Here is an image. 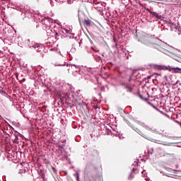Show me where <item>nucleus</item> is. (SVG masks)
<instances>
[{"mask_svg": "<svg viewBox=\"0 0 181 181\" xmlns=\"http://www.w3.org/2000/svg\"><path fill=\"white\" fill-rule=\"evenodd\" d=\"M59 88H55V93L59 95L61 103H74L75 105H79L80 107H84L86 103L81 100L78 93L74 92V88L69 83L62 82Z\"/></svg>", "mask_w": 181, "mask_h": 181, "instance_id": "nucleus-1", "label": "nucleus"}, {"mask_svg": "<svg viewBox=\"0 0 181 181\" xmlns=\"http://www.w3.org/2000/svg\"><path fill=\"white\" fill-rule=\"evenodd\" d=\"M137 41L148 47H153L162 53L165 51V48L166 49L168 46H169L166 42H163L160 40H156L154 42H151L148 40H139L137 38Z\"/></svg>", "mask_w": 181, "mask_h": 181, "instance_id": "nucleus-2", "label": "nucleus"}, {"mask_svg": "<svg viewBox=\"0 0 181 181\" xmlns=\"http://www.w3.org/2000/svg\"><path fill=\"white\" fill-rule=\"evenodd\" d=\"M17 39V43L20 47H29V49H30L32 45V43H30V40H23L21 37H18Z\"/></svg>", "mask_w": 181, "mask_h": 181, "instance_id": "nucleus-3", "label": "nucleus"}, {"mask_svg": "<svg viewBox=\"0 0 181 181\" xmlns=\"http://www.w3.org/2000/svg\"><path fill=\"white\" fill-rule=\"evenodd\" d=\"M34 17V20L42 22V25H45L46 22H49V19L46 18V17L42 16V14L37 13H32L31 14V18Z\"/></svg>", "mask_w": 181, "mask_h": 181, "instance_id": "nucleus-4", "label": "nucleus"}, {"mask_svg": "<svg viewBox=\"0 0 181 181\" xmlns=\"http://www.w3.org/2000/svg\"><path fill=\"white\" fill-rule=\"evenodd\" d=\"M134 121L139 124V125H141V127H143V128H145V129H147V131H151L154 134H158V130L156 129H152L151 127H149L148 124H145V122H141L139 120H136V119H134Z\"/></svg>", "mask_w": 181, "mask_h": 181, "instance_id": "nucleus-5", "label": "nucleus"}, {"mask_svg": "<svg viewBox=\"0 0 181 181\" xmlns=\"http://www.w3.org/2000/svg\"><path fill=\"white\" fill-rule=\"evenodd\" d=\"M133 166L134 167L132 168V173L128 177L129 180H132V179H134V175H132V173H139V170H138V166H139V165L138 164V161H134V163H133Z\"/></svg>", "mask_w": 181, "mask_h": 181, "instance_id": "nucleus-6", "label": "nucleus"}, {"mask_svg": "<svg viewBox=\"0 0 181 181\" xmlns=\"http://www.w3.org/2000/svg\"><path fill=\"white\" fill-rule=\"evenodd\" d=\"M98 159H100V152L98 150L93 149L90 153L89 160L93 162V160H98Z\"/></svg>", "mask_w": 181, "mask_h": 181, "instance_id": "nucleus-7", "label": "nucleus"}, {"mask_svg": "<svg viewBox=\"0 0 181 181\" xmlns=\"http://www.w3.org/2000/svg\"><path fill=\"white\" fill-rule=\"evenodd\" d=\"M13 9H16V11H19L20 12H23L25 15H28V12L29 11L28 6H25L23 4H20L13 8Z\"/></svg>", "mask_w": 181, "mask_h": 181, "instance_id": "nucleus-8", "label": "nucleus"}, {"mask_svg": "<svg viewBox=\"0 0 181 181\" xmlns=\"http://www.w3.org/2000/svg\"><path fill=\"white\" fill-rule=\"evenodd\" d=\"M168 25L171 28V30H174L175 32H178V35H181V32H180V27L176 25L175 23L172 22V20H169L168 21Z\"/></svg>", "mask_w": 181, "mask_h": 181, "instance_id": "nucleus-9", "label": "nucleus"}, {"mask_svg": "<svg viewBox=\"0 0 181 181\" xmlns=\"http://www.w3.org/2000/svg\"><path fill=\"white\" fill-rule=\"evenodd\" d=\"M54 66H66V62H64V58L63 57H60L58 58V60L54 63Z\"/></svg>", "mask_w": 181, "mask_h": 181, "instance_id": "nucleus-10", "label": "nucleus"}, {"mask_svg": "<svg viewBox=\"0 0 181 181\" xmlns=\"http://www.w3.org/2000/svg\"><path fill=\"white\" fill-rule=\"evenodd\" d=\"M30 49H35V50H36V52H42L40 45L37 43H35L34 42H31V45H30Z\"/></svg>", "mask_w": 181, "mask_h": 181, "instance_id": "nucleus-11", "label": "nucleus"}, {"mask_svg": "<svg viewBox=\"0 0 181 181\" xmlns=\"http://www.w3.org/2000/svg\"><path fill=\"white\" fill-rule=\"evenodd\" d=\"M160 70H181V69L179 67L173 68V67H170V66H166L165 65H160Z\"/></svg>", "mask_w": 181, "mask_h": 181, "instance_id": "nucleus-12", "label": "nucleus"}, {"mask_svg": "<svg viewBox=\"0 0 181 181\" xmlns=\"http://www.w3.org/2000/svg\"><path fill=\"white\" fill-rule=\"evenodd\" d=\"M12 141L16 144H19V132L18 131L14 132V137L12 139Z\"/></svg>", "mask_w": 181, "mask_h": 181, "instance_id": "nucleus-13", "label": "nucleus"}, {"mask_svg": "<svg viewBox=\"0 0 181 181\" xmlns=\"http://www.w3.org/2000/svg\"><path fill=\"white\" fill-rule=\"evenodd\" d=\"M112 131L110 130V133L112 135H115V136H119V139H122V134H121V132H118L117 129L112 128Z\"/></svg>", "mask_w": 181, "mask_h": 181, "instance_id": "nucleus-14", "label": "nucleus"}, {"mask_svg": "<svg viewBox=\"0 0 181 181\" xmlns=\"http://www.w3.org/2000/svg\"><path fill=\"white\" fill-rule=\"evenodd\" d=\"M150 13H151V15L154 16V18H156V19H160V21H162V19L165 18V17H163L162 15L159 14L158 12L150 11Z\"/></svg>", "mask_w": 181, "mask_h": 181, "instance_id": "nucleus-15", "label": "nucleus"}, {"mask_svg": "<svg viewBox=\"0 0 181 181\" xmlns=\"http://www.w3.org/2000/svg\"><path fill=\"white\" fill-rule=\"evenodd\" d=\"M154 142L155 144H159L160 145H164L165 146H169L170 145V143L160 140H154Z\"/></svg>", "mask_w": 181, "mask_h": 181, "instance_id": "nucleus-16", "label": "nucleus"}, {"mask_svg": "<svg viewBox=\"0 0 181 181\" xmlns=\"http://www.w3.org/2000/svg\"><path fill=\"white\" fill-rule=\"evenodd\" d=\"M61 156H63V159H66V160H69V154H67V152L64 150H61Z\"/></svg>", "mask_w": 181, "mask_h": 181, "instance_id": "nucleus-17", "label": "nucleus"}, {"mask_svg": "<svg viewBox=\"0 0 181 181\" xmlns=\"http://www.w3.org/2000/svg\"><path fill=\"white\" fill-rule=\"evenodd\" d=\"M93 163H91L90 162H88L85 169H84V173L85 175H88V170L90 169V167L92 166Z\"/></svg>", "mask_w": 181, "mask_h": 181, "instance_id": "nucleus-18", "label": "nucleus"}, {"mask_svg": "<svg viewBox=\"0 0 181 181\" xmlns=\"http://www.w3.org/2000/svg\"><path fill=\"white\" fill-rule=\"evenodd\" d=\"M71 69H73V70H78V73H81V66H80V65H76V64H71Z\"/></svg>", "mask_w": 181, "mask_h": 181, "instance_id": "nucleus-19", "label": "nucleus"}, {"mask_svg": "<svg viewBox=\"0 0 181 181\" xmlns=\"http://www.w3.org/2000/svg\"><path fill=\"white\" fill-rule=\"evenodd\" d=\"M84 25H86V26H90V25H91V20L88 19V20H84L83 22Z\"/></svg>", "mask_w": 181, "mask_h": 181, "instance_id": "nucleus-20", "label": "nucleus"}, {"mask_svg": "<svg viewBox=\"0 0 181 181\" xmlns=\"http://www.w3.org/2000/svg\"><path fill=\"white\" fill-rule=\"evenodd\" d=\"M128 93H132V88L129 85L125 86L124 88Z\"/></svg>", "mask_w": 181, "mask_h": 181, "instance_id": "nucleus-21", "label": "nucleus"}, {"mask_svg": "<svg viewBox=\"0 0 181 181\" xmlns=\"http://www.w3.org/2000/svg\"><path fill=\"white\" fill-rule=\"evenodd\" d=\"M72 74L73 76H78L79 75H81V72H78V70H74L73 72H72Z\"/></svg>", "mask_w": 181, "mask_h": 181, "instance_id": "nucleus-22", "label": "nucleus"}, {"mask_svg": "<svg viewBox=\"0 0 181 181\" xmlns=\"http://www.w3.org/2000/svg\"><path fill=\"white\" fill-rule=\"evenodd\" d=\"M173 87H179L181 86L180 81H177L176 83L173 84Z\"/></svg>", "mask_w": 181, "mask_h": 181, "instance_id": "nucleus-23", "label": "nucleus"}, {"mask_svg": "<svg viewBox=\"0 0 181 181\" xmlns=\"http://www.w3.org/2000/svg\"><path fill=\"white\" fill-rule=\"evenodd\" d=\"M64 146H65L64 144H59V151H64Z\"/></svg>", "mask_w": 181, "mask_h": 181, "instance_id": "nucleus-24", "label": "nucleus"}, {"mask_svg": "<svg viewBox=\"0 0 181 181\" xmlns=\"http://www.w3.org/2000/svg\"><path fill=\"white\" fill-rule=\"evenodd\" d=\"M139 98H141V100H142L143 101H148V98H144V96H142V95L139 94Z\"/></svg>", "mask_w": 181, "mask_h": 181, "instance_id": "nucleus-25", "label": "nucleus"}, {"mask_svg": "<svg viewBox=\"0 0 181 181\" xmlns=\"http://www.w3.org/2000/svg\"><path fill=\"white\" fill-rule=\"evenodd\" d=\"M141 136H142L143 138H145V139H148V141H151V138L148 137V136H146L144 133L141 135Z\"/></svg>", "mask_w": 181, "mask_h": 181, "instance_id": "nucleus-26", "label": "nucleus"}, {"mask_svg": "<svg viewBox=\"0 0 181 181\" xmlns=\"http://www.w3.org/2000/svg\"><path fill=\"white\" fill-rule=\"evenodd\" d=\"M131 128H132V129H134V131H135L136 132H137L138 131H139V129H138L137 127H135L134 125L131 124L130 125Z\"/></svg>", "mask_w": 181, "mask_h": 181, "instance_id": "nucleus-27", "label": "nucleus"}, {"mask_svg": "<svg viewBox=\"0 0 181 181\" xmlns=\"http://www.w3.org/2000/svg\"><path fill=\"white\" fill-rule=\"evenodd\" d=\"M25 173H26L25 170L21 169V170H19L18 173V175H22V174Z\"/></svg>", "mask_w": 181, "mask_h": 181, "instance_id": "nucleus-28", "label": "nucleus"}, {"mask_svg": "<svg viewBox=\"0 0 181 181\" xmlns=\"http://www.w3.org/2000/svg\"><path fill=\"white\" fill-rule=\"evenodd\" d=\"M151 107H153L154 110H156V111H158L159 112H160V114H163V112L160 111L159 109H158V107H156V106L153 105Z\"/></svg>", "mask_w": 181, "mask_h": 181, "instance_id": "nucleus-29", "label": "nucleus"}, {"mask_svg": "<svg viewBox=\"0 0 181 181\" xmlns=\"http://www.w3.org/2000/svg\"><path fill=\"white\" fill-rule=\"evenodd\" d=\"M148 155H152L153 153V148H151L148 150Z\"/></svg>", "mask_w": 181, "mask_h": 181, "instance_id": "nucleus-30", "label": "nucleus"}, {"mask_svg": "<svg viewBox=\"0 0 181 181\" xmlns=\"http://www.w3.org/2000/svg\"><path fill=\"white\" fill-rule=\"evenodd\" d=\"M76 180L80 181V175L78 174V172H76Z\"/></svg>", "mask_w": 181, "mask_h": 181, "instance_id": "nucleus-31", "label": "nucleus"}, {"mask_svg": "<svg viewBox=\"0 0 181 181\" xmlns=\"http://www.w3.org/2000/svg\"><path fill=\"white\" fill-rule=\"evenodd\" d=\"M96 60H98V62H100L102 60V58L100 56H98L95 57Z\"/></svg>", "mask_w": 181, "mask_h": 181, "instance_id": "nucleus-32", "label": "nucleus"}, {"mask_svg": "<svg viewBox=\"0 0 181 181\" xmlns=\"http://www.w3.org/2000/svg\"><path fill=\"white\" fill-rule=\"evenodd\" d=\"M4 134H5V135H8V136H11V135H12V134H11V132L7 133L6 132H4Z\"/></svg>", "mask_w": 181, "mask_h": 181, "instance_id": "nucleus-33", "label": "nucleus"}, {"mask_svg": "<svg viewBox=\"0 0 181 181\" xmlns=\"http://www.w3.org/2000/svg\"><path fill=\"white\" fill-rule=\"evenodd\" d=\"M144 9H145L146 11H148V12H149V13H151V12H152V11L149 9V8H148V7H144Z\"/></svg>", "mask_w": 181, "mask_h": 181, "instance_id": "nucleus-34", "label": "nucleus"}, {"mask_svg": "<svg viewBox=\"0 0 181 181\" xmlns=\"http://www.w3.org/2000/svg\"><path fill=\"white\" fill-rule=\"evenodd\" d=\"M52 169L54 173H56V172H57V170H56V168L52 167Z\"/></svg>", "mask_w": 181, "mask_h": 181, "instance_id": "nucleus-35", "label": "nucleus"}, {"mask_svg": "<svg viewBox=\"0 0 181 181\" xmlns=\"http://www.w3.org/2000/svg\"><path fill=\"white\" fill-rule=\"evenodd\" d=\"M120 86H123L124 88H125V86H128V85L125 84V83H121Z\"/></svg>", "mask_w": 181, "mask_h": 181, "instance_id": "nucleus-36", "label": "nucleus"}, {"mask_svg": "<svg viewBox=\"0 0 181 181\" xmlns=\"http://www.w3.org/2000/svg\"><path fill=\"white\" fill-rule=\"evenodd\" d=\"M147 104H148V105H151V107H152L153 105V104H152V103L149 102V101H146Z\"/></svg>", "mask_w": 181, "mask_h": 181, "instance_id": "nucleus-37", "label": "nucleus"}, {"mask_svg": "<svg viewBox=\"0 0 181 181\" xmlns=\"http://www.w3.org/2000/svg\"><path fill=\"white\" fill-rule=\"evenodd\" d=\"M132 81V76H130L129 78V83H131Z\"/></svg>", "mask_w": 181, "mask_h": 181, "instance_id": "nucleus-38", "label": "nucleus"}, {"mask_svg": "<svg viewBox=\"0 0 181 181\" xmlns=\"http://www.w3.org/2000/svg\"><path fill=\"white\" fill-rule=\"evenodd\" d=\"M137 134H139V135H142L143 133L140 130H138Z\"/></svg>", "mask_w": 181, "mask_h": 181, "instance_id": "nucleus-39", "label": "nucleus"}, {"mask_svg": "<svg viewBox=\"0 0 181 181\" xmlns=\"http://www.w3.org/2000/svg\"><path fill=\"white\" fill-rule=\"evenodd\" d=\"M20 136V138H24L22 134L19 133L18 136Z\"/></svg>", "mask_w": 181, "mask_h": 181, "instance_id": "nucleus-40", "label": "nucleus"}, {"mask_svg": "<svg viewBox=\"0 0 181 181\" xmlns=\"http://www.w3.org/2000/svg\"><path fill=\"white\" fill-rule=\"evenodd\" d=\"M95 9H97V11H101V8H100V7H95Z\"/></svg>", "mask_w": 181, "mask_h": 181, "instance_id": "nucleus-41", "label": "nucleus"}, {"mask_svg": "<svg viewBox=\"0 0 181 181\" xmlns=\"http://www.w3.org/2000/svg\"><path fill=\"white\" fill-rule=\"evenodd\" d=\"M78 21H79V23H81V18H80V16H78Z\"/></svg>", "mask_w": 181, "mask_h": 181, "instance_id": "nucleus-42", "label": "nucleus"}, {"mask_svg": "<svg viewBox=\"0 0 181 181\" xmlns=\"http://www.w3.org/2000/svg\"><path fill=\"white\" fill-rule=\"evenodd\" d=\"M66 33H70V31L69 30H65Z\"/></svg>", "mask_w": 181, "mask_h": 181, "instance_id": "nucleus-43", "label": "nucleus"}, {"mask_svg": "<svg viewBox=\"0 0 181 181\" xmlns=\"http://www.w3.org/2000/svg\"><path fill=\"white\" fill-rule=\"evenodd\" d=\"M2 94H6V92H5V90H3Z\"/></svg>", "mask_w": 181, "mask_h": 181, "instance_id": "nucleus-44", "label": "nucleus"}, {"mask_svg": "<svg viewBox=\"0 0 181 181\" xmlns=\"http://www.w3.org/2000/svg\"><path fill=\"white\" fill-rule=\"evenodd\" d=\"M165 80H166V81H168V76H165Z\"/></svg>", "mask_w": 181, "mask_h": 181, "instance_id": "nucleus-45", "label": "nucleus"}, {"mask_svg": "<svg viewBox=\"0 0 181 181\" xmlns=\"http://www.w3.org/2000/svg\"><path fill=\"white\" fill-rule=\"evenodd\" d=\"M141 174L143 175V176H146L145 174H144V171L141 172Z\"/></svg>", "mask_w": 181, "mask_h": 181, "instance_id": "nucleus-46", "label": "nucleus"}, {"mask_svg": "<svg viewBox=\"0 0 181 181\" xmlns=\"http://www.w3.org/2000/svg\"><path fill=\"white\" fill-rule=\"evenodd\" d=\"M88 39H89L90 42H93V41L91 40V38L88 37Z\"/></svg>", "mask_w": 181, "mask_h": 181, "instance_id": "nucleus-47", "label": "nucleus"}, {"mask_svg": "<svg viewBox=\"0 0 181 181\" xmlns=\"http://www.w3.org/2000/svg\"><path fill=\"white\" fill-rule=\"evenodd\" d=\"M146 180L149 181V178H146Z\"/></svg>", "mask_w": 181, "mask_h": 181, "instance_id": "nucleus-48", "label": "nucleus"}, {"mask_svg": "<svg viewBox=\"0 0 181 181\" xmlns=\"http://www.w3.org/2000/svg\"><path fill=\"white\" fill-rule=\"evenodd\" d=\"M66 66H70V64H67Z\"/></svg>", "mask_w": 181, "mask_h": 181, "instance_id": "nucleus-49", "label": "nucleus"}, {"mask_svg": "<svg viewBox=\"0 0 181 181\" xmlns=\"http://www.w3.org/2000/svg\"><path fill=\"white\" fill-rule=\"evenodd\" d=\"M68 4H70V1L68 0Z\"/></svg>", "mask_w": 181, "mask_h": 181, "instance_id": "nucleus-50", "label": "nucleus"}, {"mask_svg": "<svg viewBox=\"0 0 181 181\" xmlns=\"http://www.w3.org/2000/svg\"><path fill=\"white\" fill-rule=\"evenodd\" d=\"M42 57H43V56H45V54H42Z\"/></svg>", "mask_w": 181, "mask_h": 181, "instance_id": "nucleus-51", "label": "nucleus"}, {"mask_svg": "<svg viewBox=\"0 0 181 181\" xmlns=\"http://www.w3.org/2000/svg\"><path fill=\"white\" fill-rule=\"evenodd\" d=\"M148 78H151V76H148Z\"/></svg>", "mask_w": 181, "mask_h": 181, "instance_id": "nucleus-52", "label": "nucleus"}, {"mask_svg": "<svg viewBox=\"0 0 181 181\" xmlns=\"http://www.w3.org/2000/svg\"><path fill=\"white\" fill-rule=\"evenodd\" d=\"M79 43V45H81V42H78Z\"/></svg>", "mask_w": 181, "mask_h": 181, "instance_id": "nucleus-53", "label": "nucleus"}, {"mask_svg": "<svg viewBox=\"0 0 181 181\" xmlns=\"http://www.w3.org/2000/svg\"><path fill=\"white\" fill-rule=\"evenodd\" d=\"M37 2H39V0H37Z\"/></svg>", "mask_w": 181, "mask_h": 181, "instance_id": "nucleus-54", "label": "nucleus"}]
</instances>
